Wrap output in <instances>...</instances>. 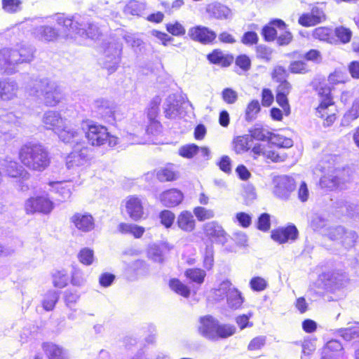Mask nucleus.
Returning <instances> with one entry per match:
<instances>
[{"mask_svg":"<svg viewBox=\"0 0 359 359\" xmlns=\"http://www.w3.org/2000/svg\"><path fill=\"white\" fill-rule=\"evenodd\" d=\"M325 20V14L323 4L315 5L310 13L302 14L299 20V23L304 27H311L322 22Z\"/></svg>","mask_w":359,"mask_h":359,"instance_id":"obj_13","label":"nucleus"},{"mask_svg":"<svg viewBox=\"0 0 359 359\" xmlns=\"http://www.w3.org/2000/svg\"><path fill=\"white\" fill-rule=\"evenodd\" d=\"M340 335L346 341H351L359 337V327H348L339 330Z\"/></svg>","mask_w":359,"mask_h":359,"instance_id":"obj_58","label":"nucleus"},{"mask_svg":"<svg viewBox=\"0 0 359 359\" xmlns=\"http://www.w3.org/2000/svg\"><path fill=\"white\" fill-rule=\"evenodd\" d=\"M79 261L87 266L93 264L94 260V252L90 248H85L81 250L78 255Z\"/></svg>","mask_w":359,"mask_h":359,"instance_id":"obj_53","label":"nucleus"},{"mask_svg":"<svg viewBox=\"0 0 359 359\" xmlns=\"http://www.w3.org/2000/svg\"><path fill=\"white\" fill-rule=\"evenodd\" d=\"M226 298L228 307L232 310L240 309L244 302L242 293L235 287L230 290Z\"/></svg>","mask_w":359,"mask_h":359,"instance_id":"obj_34","label":"nucleus"},{"mask_svg":"<svg viewBox=\"0 0 359 359\" xmlns=\"http://www.w3.org/2000/svg\"><path fill=\"white\" fill-rule=\"evenodd\" d=\"M345 233V229L341 226H330L328 229L323 233V236L327 237L332 241H339L341 236Z\"/></svg>","mask_w":359,"mask_h":359,"instance_id":"obj_44","label":"nucleus"},{"mask_svg":"<svg viewBox=\"0 0 359 359\" xmlns=\"http://www.w3.org/2000/svg\"><path fill=\"white\" fill-rule=\"evenodd\" d=\"M343 351V346L340 341L336 339H332L327 342L325 346L323 351V355L331 354L332 355H334L339 359V355H341Z\"/></svg>","mask_w":359,"mask_h":359,"instance_id":"obj_41","label":"nucleus"},{"mask_svg":"<svg viewBox=\"0 0 359 359\" xmlns=\"http://www.w3.org/2000/svg\"><path fill=\"white\" fill-rule=\"evenodd\" d=\"M158 199L164 206L173 208L182 202L184 194L177 189H170L162 192L159 195Z\"/></svg>","mask_w":359,"mask_h":359,"instance_id":"obj_20","label":"nucleus"},{"mask_svg":"<svg viewBox=\"0 0 359 359\" xmlns=\"http://www.w3.org/2000/svg\"><path fill=\"white\" fill-rule=\"evenodd\" d=\"M125 209L129 217L133 221H139L143 217L144 207L141 198L130 196L125 200Z\"/></svg>","mask_w":359,"mask_h":359,"instance_id":"obj_17","label":"nucleus"},{"mask_svg":"<svg viewBox=\"0 0 359 359\" xmlns=\"http://www.w3.org/2000/svg\"><path fill=\"white\" fill-rule=\"evenodd\" d=\"M65 143L70 144L73 148V151L66 158V165L68 169L82 166L88 161L90 149L83 141L81 132V140L78 142Z\"/></svg>","mask_w":359,"mask_h":359,"instance_id":"obj_7","label":"nucleus"},{"mask_svg":"<svg viewBox=\"0 0 359 359\" xmlns=\"http://www.w3.org/2000/svg\"><path fill=\"white\" fill-rule=\"evenodd\" d=\"M177 224L181 230L186 232H191L195 229L196 221L191 212L184 210L177 216Z\"/></svg>","mask_w":359,"mask_h":359,"instance_id":"obj_27","label":"nucleus"},{"mask_svg":"<svg viewBox=\"0 0 359 359\" xmlns=\"http://www.w3.org/2000/svg\"><path fill=\"white\" fill-rule=\"evenodd\" d=\"M269 142L280 148H290L293 145V141L290 138L285 137L278 134L270 135Z\"/></svg>","mask_w":359,"mask_h":359,"instance_id":"obj_43","label":"nucleus"},{"mask_svg":"<svg viewBox=\"0 0 359 359\" xmlns=\"http://www.w3.org/2000/svg\"><path fill=\"white\" fill-rule=\"evenodd\" d=\"M236 328L230 324H220L218 322L216 330V340L228 338L236 333Z\"/></svg>","mask_w":359,"mask_h":359,"instance_id":"obj_42","label":"nucleus"},{"mask_svg":"<svg viewBox=\"0 0 359 359\" xmlns=\"http://www.w3.org/2000/svg\"><path fill=\"white\" fill-rule=\"evenodd\" d=\"M313 36L320 41L332 43L333 40L332 30L328 27H319L313 32Z\"/></svg>","mask_w":359,"mask_h":359,"instance_id":"obj_45","label":"nucleus"},{"mask_svg":"<svg viewBox=\"0 0 359 359\" xmlns=\"http://www.w3.org/2000/svg\"><path fill=\"white\" fill-rule=\"evenodd\" d=\"M33 34L36 38L46 41H54L58 36L57 29L48 25H41L35 27Z\"/></svg>","mask_w":359,"mask_h":359,"instance_id":"obj_28","label":"nucleus"},{"mask_svg":"<svg viewBox=\"0 0 359 359\" xmlns=\"http://www.w3.org/2000/svg\"><path fill=\"white\" fill-rule=\"evenodd\" d=\"M276 28L279 30H285L286 25L282 20H272L262 29V34L264 39L267 41H274L277 35Z\"/></svg>","mask_w":359,"mask_h":359,"instance_id":"obj_24","label":"nucleus"},{"mask_svg":"<svg viewBox=\"0 0 359 359\" xmlns=\"http://www.w3.org/2000/svg\"><path fill=\"white\" fill-rule=\"evenodd\" d=\"M329 220L321 215H314L311 220V227L316 231L320 232L322 235L330 226Z\"/></svg>","mask_w":359,"mask_h":359,"instance_id":"obj_38","label":"nucleus"},{"mask_svg":"<svg viewBox=\"0 0 359 359\" xmlns=\"http://www.w3.org/2000/svg\"><path fill=\"white\" fill-rule=\"evenodd\" d=\"M223 100L229 104H234L238 100V93L230 88H224L222 92Z\"/></svg>","mask_w":359,"mask_h":359,"instance_id":"obj_61","label":"nucleus"},{"mask_svg":"<svg viewBox=\"0 0 359 359\" xmlns=\"http://www.w3.org/2000/svg\"><path fill=\"white\" fill-rule=\"evenodd\" d=\"M218 320L212 316L207 315L200 318L198 331L203 337L216 341V330Z\"/></svg>","mask_w":359,"mask_h":359,"instance_id":"obj_14","label":"nucleus"},{"mask_svg":"<svg viewBox=\"0 0 359 359\" xmlns=\"http://www.w3.org/2000/svg\"><path fill=\"white\" fill-rule=\"evenodd\" d=\"M157 177L161 182H169L177 178V172L174 165L170 164L161 168L157 172Z\"/></svg>","mask_w":359,"mask_h":359,"instance_id":"obj_36","label":"nucleus"},{"mask_svg":"<svg viewBox=\"0 0 359 359\" xmlns=\"http://www.w3.org/2000/svg\"><path fill=\"white\" fill-rule=\"evenodd\" d=\"M298 236V230L294 225H289L285 228H279L271 232V238L279 243H285L289 241H295Z\"/></svg>","mask_w":359,"mask_h":359,"instance_id":"obj_19","label":"nucleus"},{"mask_svg":"<svg viewBox=\"0 0 359 359\" xmlns=\"http://www.w3.org/2000/svg\"><path fill=\"white\" fill-rule=\"evenodd\" d=\"M76 229L83 232H89L95 227L93 216L87 212H76L70 219Z\"/></svg>","mask_w":359,"mask_h":359,"instance_id":"obj_18","label":"nucleus"},{"mask_svg":"<svg viewBox=\"0 0 359 359\" xmlns=\"http://www.w3.org/2000/svg\"><path fill=\"white\" fill-rule=\"evenodd\" d=\"M60 297V293L55 290H48L44 295L41 302L43 308L47 311H52Z\"/></svg>","mask_w":359,"mask_h":359,"instance_id":"obj_37","label":"nucleus"},{"mask_svg":"<svg viewBox=\"0 0 359 359\" xmlns=\"http://www.w3.org/2000/svg\"><path fill=\"white\" fill-rule=\"evenodd\" d=\"M273 184V194L282 199H287L296 187L294 180L287 175L275 177Z\"/></svg>","mask_w":359,"mask_h":359,"instance_id":"obj_11","label":"nucleus"},{"mask_svg":"<svg viewBox=\"0 0 359 359\" xmlns=\"http://www.w3.org/2000/svg\"><path fill=\"white\" fill-rule=\"evenodd\" d=\"M166 30L172 35L176 36H183L186 32L184 26L177 21L175 23L167 24Z\"/></svg>","mask_w":359,"mask_h":359,"instance_id":"obj_59","label":"nucleus"},{"mask_svg":"<svg viewBox=\"0 0 359 359\" xmlns=\"http://www.w3.org/2000/svg\"><path fill=\"white\" fill-rule=\"evenodd\" d=\"M252 316V313L249 312L248 314H243L238 316L235 320L241 330H244L247 327L253 326L252 322L250 321V318Z\"/></svg>","mask_w":359,"mask_h":359,"instance_id":"obj_60","label":"nucleus"},{"mask_svg":"<svg viewBox=\"0 0 359 359\" xmlns=\"http://www.w3.org/2000/svg\"><path fill=\"white\" fill-rule=\"evenodd\" d=\"M41 121L46 129L54 131L63 142H78L81 140V132L79 128L67 119L62 118L57 111H46Z\"/></svg>","mask_w":359,"mask_h":359,"instance_id":"obj_2","label":"nucleus"},{"mask_svg":"<svg viewBox=\"0 0 359 359\" xmlns=\"http://www.w3.org/2000/svg\"><path fill=\"white\" fill-rule=\"evenodd\" d=\"M93 110L96 116L102 119L105 123L114 124L115 122L114 104L105 99L100 98L95 100Z\"/></svg>","mask_w":359,"mask_h":359,"instance_id":"obj_10","label":"nucleus"},{"mask_svg":"<svg viewBox=\"0 0 359 359\" xmlns=\"http://www.w3.org/2000/svg\"><path fill=\"white\" fill-rule=\"evenodd\" d=\"M53 208L54 203L45 191L35 194L26 200L25 203V210L27 214L48 215Z\"/></svg>","mask_w":359,"mask_h":359,"instance_id":"obj_8","label":"nucleus"},{"mask_svg":"<svg viewBox=\"0 0 359 359\" xmlns=\"http://www.w3.org/2000/svg\"><path fill=\"white\" fill-rule=\"evenodd\" d=\"M207 11L217 19H227L231 15V11L221 3L215 2L208 5Z\"/></svg>","mask_w":359,"mask_h":359,"instance_id":"obj_31","label":"nucleus"},{"mask_svg":"<svg viewBox=\"0 0 359 359\" xmlns=\"http://www.w3.org/2000/svg\"><path fill=\"white\" fill-rule=\"evenodd\" d=\"M250 285L254 291H263L268 285L267 281L261 277H254L250 281Z\"/></svg>","mask_w":359,"mask_h":359,"instance_id":"obj_63","label":"nucleus"},{"mask_svg":"<svg viewBox=\"0 0 359 359\" xmlns=\"http://www.w3.org/2000/svg\"><path fill=\"white\" fill-rule=\"evenodd\" d=\"M147 7V3L144 1L131 0L124 7L123 13L126 15L142 16Z\"/></svg>","mask_w":359,"mask_h":359,"instance_id":"obj_30","label":"nucleus"},{"mask_svg":"<svg viewBox=\"0 0 359 359\" xmlns=\"http://www.w3.org/2000/svg\"><path fill=\"white\" fill-rule=\"evenodd\" d=\"M19 159L28 169L42 172L50 164L47 149L41 144L27 142L19 150Z\"/></svg>","mask_w":359,"mask_h":359,"instance_id":"obj_3","label":"nucleus"},{"mask_svg":"<svg viewBox=\"0 0 359 359\" xmlns=\"http://www.w3.org/2000/svg\"><path fill=\"white\" fill-rule=\"evenodd\" d=\"M188 35L191 40L202 44L211 43L217 37L215 32L201 25L191 27L188 31Z\"/></svg>","mask_w":359,"mask_h":359,"instance_id":"obj_15","label":"nucleus"},{"mask_svg":"<svg viewBox=\"0 0 359 359\" xmlns=\"http://www.w3.org/2000/svg\"><path fill=\"white\" fill-rule=\"evenodd\" d=\"M83 130L88 143L93 147L107 144L109 147H114L118 143V138L111 135L105 126L92 121L86 122V126H83Z\"/></svg>","mask_w":359,"mask_h":359,"instance_id":"obj_5","label":"nucleus"},{"mask_svg":"<svg viewBox=\"0 0 359 359\" xmlns=\"http://www.w3.org/2000/svg\"><path fill=\"white\" fill-rule=\"evenodd\" d=\"M336 107L332 97L327 93L321 97L320 104L316 109L317 116L324 119L323 125L331 126L336 119Z\"/></svg>","mask_w":359,"mask_h":359,"instance_id":"obj_9","label":"nucleus"},{"mask_svg":"<svg viewBox=\"0 0 359 359\" xmlns=\"http://www.w3.org/2000/svg\"><path fill=\"white\" fill-rule=\"evenodd\" d=\"M19 88L18 83L12 79L0 80V99L9 101L17 97Z\"/></svg>","mask_w":359,"mask_h":359,"instance_id":"obj_22","label":"nucleus"},{"mask_svg":"<svg viewBox=\"0 0 359 359\" xmlns=\"http://www.w3.org/2000/svg\"><path fill=\"white\" fill-rule=\"evenodd\" d=\"M169 286L173 292L183 297L187 298L190 295L189 287L177 278L170 279Z\"/></svg>","mask_w":359,"mask_h":359,"instance_id":"obj_39","label":"nucleus"},{"mask_svg":"<svg viewBox=\"0 0 359 359\" xmlns=\"http://www.w3.org/2000/svg\"><path fill=\"white\" fill-rule=\"evenodd\" d=\"M358 234L353 231H346L341 236L339 239L340 243L346 249L351 248L355 245L358 239Z\"/></svg>","mask_w":359,"mask_h":359,"instance_id":"obj_48","label":"nucleus"},{"mask_svg":"<svg viewBox=\"0 0 359 359\" xmlns=\"http://www.w3.org/2000/svg\"><path fill=\"white\" fill-rule=\"evenodd\" d=\"M260 111V105L258 100L251 101L245 110V119L251 121L254 119L257 114Z\"/></svg>","mask_w":359,"mask_h":359,"instance_id":"obj_55","label":"nucleus"},{"mask_svg":"<svg viewBox=\"0 0 359 359\" xmlns=\"http://www.w3.org/2000/svg\"><path fill=\"white\" fill-rule=\"evenodd\" d=\"M234 149L236 153L241 154L249 149V137L248 136H238L234 140Z\"/></svg>","mask_w":359,"mask_h":359,"instance_id":"obj_52","label":"nucleus"},{"mask_svg":"<svg viewBox=\"0 0 359 359\" xmlns=\"http://www.w3.org/2000/svg\"><path fill=\"white\" fill-rule=\"evenodd\" d=\"M161 102V99L159 96H155L150 101L147 110V119L157 118L159 111V105Z\"/></svg>","mask_w":359,"mask_h":359,"instance_id":"obj_47","label":"nucleus"},{"mask_svg":"<svg viewBox=\"0 0 359 359\" xmlns=\"http://www.w3.org/2000/svg\"><path fill=\"white\" fill-rule=\"evenodd\" d=\"M3 10L8 13H16L22 8V1L21 0H2Z\"/></svg>","mask_w":359,"mask_h":359,"instance_id":"obj_46","label":"nucleus"},{"mask_svg":"<svg viewBox=\"0 0 359 359\" xmlns=\"http://www.w3.org/2000/svg\"><path fill=\"white\" fill-rule=\"evenodd\" d=\"M181 102L175 95H170L163 104L164 114L166 118L174 119L181 114Z\"/></svg>","mask_w":359,"mask_h":359,"instance_id":"obj_23","label":"nucleus"},{"mask_svg":"<svg viewBox=\"0 0 359 359\" xmlns=\"http://www.w3.org/2000/svg\"><path fill=\"white\" fill-rule=\"evenodd\" d=\"M199 151V147L194 144H187L179 149V154L187 158H193Z\"/></svg>","mask_w":359,"mask_h":359,"instance_id":"obj_51","label":"nucleus"},{"mask_svg":"<svg viewBox=\"0 0 359 359\" xmlns=\"http://www.w3.org/2000/svg\"><path fill=\"white\" fill-rule=\"evenodd\" d=\"M69 280V277L64 270L56 271L53 273V283L56 287H65Z\"/></svg>","mask_w":359,"mask_h":359,"instance_id":"obj_49","label":"nucleus"},{"mask_svg":"<svg viewBox=\"0 0 359 359\" xmlns=\"http://www.w3.org/2000/svg\"><path fill=\"white\" fill-rule=\"evenodd\" d=\"M193 212L198 220L201 222L212 219L215 216V213L212 210L207 209L201 206L196 207Z\"/></svg>","mask_w":359,"mask_h":359,"instance_id":"obj_50","label":"nucleus"},{"mask_svg":"<svg viewBox=\"0 0 359 359\" xmlns=\"http://www.w3.org/2000/svg\"><path fill=\"white\" fill-rule=\"evenodd\" d=\"M204 231L207 236L215 242L224 244L227 241V235L222 226L216 222H210L205 225Z\"/></svg>","mask_w":359,"mask_h":359,"instance_id":"obj_21","label":"nucleus"},{"mask_svg":"<svg viewBox=\"0 0 359 359\" xmlns=\"http://www.w3.org/2000/svg\"><path fill=\"white\" fill-rule=\"evenodd\" d=\"M159 218L161 223L167 229L172 226L174 223L175 215V214L168 210H164L159 214Z\"/></svg>","mask_w":359,"mask_h":359,"instance_id":"obj_54","label":"nucleus"},{"mask_svg":"<svg viewBox=\"0 0 359 359\" xmlns=\"http://www.w3.org/2000/svg\"><path fill=\"white\" fill-rule=\"evenodd\" d=\"M49 185L52 187L53 191L58 194V195L61 197L59 199L60 201H65L70 198L72 194V189L73 187L72 182H50Z\"/></svg>","mask_w":359,"mask_h":359,"instance_id":"obj_29","label":"nucleus"},{"mask_svg":"<svg viewBox=\"0 0 359 359\" xmlns=\"http://www.w3.org/2000/svg\"><path fill=\"white\" fill-rule=\"evenodd\" d=\"M43 96L44 104L48 107H54L59 104L65 97L62 88L56 82L47 79L36 81L34 88L30 94Z\"/></svg>","mask_w":359,"mask_h":359,"instance_id":"obj_6","label":"nucleus"},{"mask_svg":"<svg viewBox=\"0 0 359 359\" xmlns=\"http://www.w3.org/2000/svg\"><path fill=\"white\" fill-rule=\"evenodd\" d=\"M166 251L167 248L165 245L152 244L148 248V257L155 262L163 263Z\"/></svg>","mask_w":359,"mask_h":359,"instance_id":"obj_33","label":"nucleus"},{"mask_svg":"<svg viewBox=\"0 0 359 359\" xmlns=\"http://www.w3.org/2000/svg\"><path fill=\"white\" fill-rule=\"evenodd\" d=\"M345 117L349 121L359 117V97L354 100L351 108L346 113Z\"/></svg>","mask_w":359,"mask_h":359,"instance_id":"obj_64","label":"nucleus"},{"mask_svg":"<svg viewBox=\"0 0 359 359\" xmlns=\"http://www.w3.org/2000/svg\"><path fill=\"white\" fill-rule=\"evenodd\" d=\"M287 76L288 73L285 67L280 65H277L274 67L271 74L272 79L274 81L280 83L286 81Z\"/></svg>","mask_w":359,"mask_h":359,"instance_id":"obj_56","label":"nucleus"},{"mask_svg":"<svg viewBox=\"0 0 359 359\" xmlns=\"http://www.w3.org/2000/svg\"><path fill=\"white\" fill-rule=\"evenodd\" d=\"M208 60L213 64L220 65L222 67L229 66L233 58L232 56L224 54L222 51L215 50L208 55Z\"/></svg>","mask_w":359,"mask_h":359,"instance_id":"obj_32","label":"nucleus"},{"mask_svg":"<svg viewBox=\"0 0 359 359\" xmlns=\"http://www.w3.org/2000/svg\"><path fill=\"white\" fill-rule=\"evenodd\" d=\"M341 170H335L334 173L323 176L320 179V186L330 190L337 188L342 189L341 184L344 183V181L341 178Z\"/></svg>","mask_w":359,"mask_h":359,"instance_id":"obj_25","label":"nucleus"},{"mask_svg":"<svg viewBox=\"0 0 359 359\" xmlns=\"http://www.w3.org/2000/svg\"><path fill=\"white\" fill-rule=\"evenodd\" d=\"M0 166L6 174L11 177L29 178V173L22 166L19 165L16 161H13L11 157L7 156L4 159L1 160Z\"/></svg>","mask_w":359,"mask_h":359,"instance_id":"obj_16","label":"nucleus"},{"mask_svg":"<svg viewBox=\"0 0 359 359\" xmlns=\"http://www.w3.org/2000/svg\"><path fill=\"white\" fill-rule=\"evenodd\" d=\"M34 52V48L27 44L17 45L14 48L1 49L0 70L8 74L15 73L16 65L32 61Z\"/></svg>","mask_w":359,"mask_h":359,"instance_id":"obj_4","label":"nucleus"},{"mask_svg":"<svg viewBox=\"0 0 359 359\" xmlns=\"http://www.w3.org/2000/svg\"><path fill=\"white\" fill-rule=\"evenodd\" d=\"M335 35L344 43L350 41L351 38V32L349 29L344 27H337L334 30Z\"/></svg>","mask_w":359,"mask_h":359,"instance_id":"obj_62","label":"nucleus"},{"mask_svg":"<svg viewBox=\"0 0 359 359\" xmlns=\"http://www.w3.org/2000/svg\"><path fill=\"white\" fill-rule=\"evenodd\" d=\"M266 337L265 336H257L253 338L248 344V350L255 351L261 350L266 344Z\"/></svg>","mask_w":359,"mask_h":359,"instance_id":"obj_57","label":"nucleus"},{"mask_svg":"<svg viewBox=\"0 0 359 359\" xmlns=\"http://www.w3.org/2000/svg\"><path fill=\"white\" fill-rule=\"evenodd\" d=\"M50 18L59 26L62 27L64 31L67 32V37H72V35L74 34L95 39L100 34V29L96 25L79 15L67 17L63 14H56Z\"/></svg>","mask_w":359,"mask_h":359,"instance_id":"obj_1","label":"nucleus"},{"mask_svg":"<svg viewBox=\"0 0 359 359\" xmlns=\"http://www.w3.org/2000/svg\"><path fill=\"white\" fill-rule=\"evenodd\" d=\"M234 287L229 280H224L219 285L212 290L213 298L216 301H220L227 297L230 290Z\"/></svg>","mask_w":359,"mask_h":359,"instance_id":"obj_35","label":"nucleus"},{"mask_svg":"<svg viewBox=\"0 0 359 359\" xmlns=\"http://www.w3.org/2000/svg\"><path fill=\"white\" fill-rule=\"evenodd\" d=\"M43 349L49 359H69L67 351L55 344L44 343Z\"/></svg>","mask_w":359,"mask_h":359,"instance_id":"obj_26","label":"nucleus"},{"mask_svg":"<svg viewBox=\"0 0 359 359\" xmlns=\"http://www.w3.org/2000/svg\"><path fill=\"white\" fill-rule=\"evenodd\" d=\"M121 47L109 46L104 51L102 59L103 68L107 69L109 74L114 73L118 68L121 61Z\"/></svg>","mask_w":359,"mask_h":359,"instance_id":"obj_12","label":"nucleus"},{"mask_svg":"<svg viewBox=\"0 0 359 359\" xmlns=\"http://www.w3.org/2000/svg\"><path fill=\"white\" fill-rule=\"evenodd\" d=\"M185 276L191 281L201 285L206 276V272L198 268L189 269L184 272Z\"/></svg>","mask_w":359,"mask_h":359,"instance_id":"obj_40","label":"nucleus"}]
</instances>
